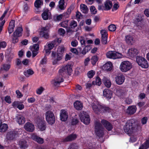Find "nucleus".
Returning <instances> with one entry per match:
<instances>
[{
    "mask_svg": "<svg viewBox=\"0 0 149 149\" xmlns=\"http://www.w3.org/2000/svg\"><path fill=\"white\" fill-rule=\"evenodd\" d=\"M72 72V69L70 65H68L63 66L59 70V75L61 77H57L55 79L54 85L56 86L57 84H60V83L64 81L63 77L66 76V75L68 74L70 75Z\"/></svg>",
    "mask_w": 149,
    "mask_h": 149,
    "instance_id": "obj_1",
    "label": "nucleus"
},
{
    "mask_svg": "<svg viewBox=\"0 0 149 149\" xmlns=\"http://www.w3.org/2000/svg\"><path fill=\"white\" fill-rule=\"evenodd\" d=\"M140 127L137 120L136 119H130L127 120L124 127L125 132L131 134L133 132H136Z\"/></svg>",
    "mask_w": 149,
    "mask_h": 149,
    "instance_id": "obj_2",
    "label": "nucleus"
},
{
    "mask_svg": "<svg viewBox=\"0 0 149 149\" xmlns=\"http://www.w3.org/2000/svg\"><path fill=\"white\" fill-rule=\"evenodd\" d=\"M92 108L94 112L97 114L103 113L106 112H109L111 111L109 107H106L104 105H101L99 108L97 105L95 104H93L92 106Z\"/></svg>",
    "mask_w": 149,
    "mask_h": 149,
    "instance_id": "obj_3",
    "label": "nucleus"
},
{
    "mask_svg": "<svg viewBox=\"0 0 149 149\" xmlns=\"http://www.w3.org/2000/svg\"><path fill=\"white\" fill-rule=\"evenodd\" d=\"M64 50L65 47L63 46H59L58 48L57 53L53 51L52 56L53 57H56L58 60H61L63 58Z\"/></svg>",
    "mask_w": 149,
    "mask_h": 149,
    "instance_id": "obj_4",
    "label": "nucleus"
},
{
    "mask_svg": "<svg viewBox=\"0 0 149 149\" xmlns=\"http://www.w3.org/2000/svg\"><path fill=\"white\" fill-rule=\"evenodd\" d=\"M81 121L84 124L88 125L90 123L91 119L89 115L86 112L82 111L79 115Z\"/></svg>",
    "mask_w": 149,
    "mask_h": 149,
    "instance_id": "obj_5",
    "label": "nucleus"
},
{
    "mask_svg": "<svg viewBox=\"0 0 149 149\" xmlns=\"http://www.w3.org/2000/svg\"><path fill=\"white\" fill-rule=\"evenodd\" d=\"M132 68V64L128 61H124L121 62L120 66V70L123 72H126Z\"/></svg>",
    "mask_w": 149,
    "mask_h": 149,
    "instance_id": "obj_6",
    "label": "nucleus"
},
{
    "mask_svg": "<svg viewBox=\"0 0 149 149\" xmlns=\"http://www.w3.org/2000/svg\"><path fill=\"white\" fill-rule=\"evenodd\" d=\"M45 118L47 123L49 125H53L55 122V118L54 113L50 111H48L45 113Z\"/></svg>",
    "mask_w": 149,
    "mask_h": 149,
    "instance_id": "obj_7",
    "label": "nucleus"
},
{
    "mask_svg": "<svg viewBox=\"0 0 149 149\" xmlns=\"http://www.w3.org/2000/svg\"><path fill=\"white\" fill-rule=\"evenodd\" d=\"M136 61L139 65L143 68H147L148 64L146 60L143 57L140 56L136 57Z\"/></svg>",
    "mask_w": 149,
    "mask_h": 149,
    "instance_id": "obj_8",
    "label": "nucleus"
},
{
    "mask_svg": "<svg viewBox=\"0 0 149 149\" xmlns=\"http://www.w3.org/2000/svg\"><path fill=\"white\" fill-rule=\"evenodd\" d=\"M101 124L99 122H96L95 124V131L96 134L100 137H102L104 134Z\"/></svg>",
    "mask_w": 149,
    "mask_h": 149,
    "instance_id": "obj_9",
    "label": "nucleus"
},
{
    "mask_svg": "<svg viewBox=\"0 0 149 149\" xmlns=\"http://www.w3.org/2000/svg\"><path fill=\"white\" fill-rule=\"evenodd\" d=\"M36 119V122L38 129L41 131L45 130L46 128L45 121L39 117H38Z\"/></svg>",
    "mask_w": 149,
    "mask_h": 149,
    "instance_id": "obj_10",
    "label": "nucleus"
},
{
    "mask_svg": "<svg viewBox=\"0 0 149 149\" xmlns=\"http://www.w3.org/2000/svg\"><path fill=\"white\" fill-rule=\"evenodd\" d=\"M107 58L113 59L121 58L122 55L121 53L115 51H109L106 54Z\"/></svg>",
    "mask_w": 149,
    "mask_h": 149,
    "instance_id": "obj_11",
    "label": "nucleus"
},
{
    "mask_svg": "<svg viewBox=\"0 0 149 149\" xmlns=\"http://www.w3.org/2000/svg\"><path fill=\"white\" fill-rule=\"evenodd\" d=\"M17 134L18 133L17 131H10L7 133L6 135V138L8 140H13L16 137Z\"/></svg>",
    "mask_w": 149,
    "mask_h": 149,
    "instance_id": "obj_12",
    "label": "nucleus"
},
{
    "mask_svg": "<svg viewBox=\"0 0 149 149\" xmlns=\"http://www.w3.org/2000/svg\"><path fill=\"white\" fill-rule=\"evenodd\" d=\"M102 125L109 131L112 130L113 128L112 125L108 121L104 119H102L101 121Z\"/></svg>",
    "mask_w": 149,
    "mask_h": 149,
    "instance_id": "obj_13",
    "label": "nucleus"
},
{
    "mask_svg": "<svg viewBox=\"0 0 149 149\" xmlns=\"http://www.w3.org/2000/svg\"><path fill=\"white\" fill-rule=\"evenodd\" d=\"M60 118L61 120L62 121H66L68 118V114L67 112L64 109L61 110L60 113Z\"/></svg>",
    "mask_w": 149,
    "mask_h": 149,
    "instance_id": "obj_14",
    "label": "nucleus"
},
{
    "mask_svg": "<svg viewBox=\"0 0 149 149\" xmlns=\"http://www.w3.org/2000/svg\"><path fill=\"white\" fill-rule=\"evenodd\" d=\"M116 82L118 85L122 84L124 81L125 77L122 74H119L116 77Z\"/></svg>",
    "mask_w": 149,
    "mask_h": 149,
    "instance_id": "obj_15",
    "label": "nucleus"
},
{
    "mask_svg": "<svg viewBox=\"0 0 149 149\" xmlns=\"http://www.w3.org/2000/svg\"><path fill=\"white\" fill-rule=\"evenodd\" d=\"M24 128L27 131L32 132L34 130V125L30 122L26 123L24 125Z\"/></svg>",
    "mask_w": 149,
    "mask_h": 149,
    "instance_id": "obj_16",
    "label": "nucleus"
},
{
    "mask_svg": "<svg viewBox=\"0 0 149 149\" xmlns=\"http://www.w3.org/2000/svg\"><path fill=\"white\" fill-rule=\"evenodd\" d=\"M31 138L32 139L38 143L40 144H42L44 142V139L35 134L32 135Z\"/></svg>",
    "mask_w": 149,
    "mask_h": 149,
    "instance_id": "obj_17",
    "label": "nucleus"
},
{
    "mask_svg": "<svg viewBox=\"0 0 149 149\" xmlns=\"http://www.w3.org/2000/svg\"><path fill=\"white\" fill-rule=\"evenodd\" d=\"M136 109L137 108L136 106H129L127 109L126 113L129 115H132L136 112Z\"/></svg>",
    "mask_w": 149,
    "mask_h": 149,
    "instance_id": "obj_18",
    "label": "nucleus"
},
{
    "mask_svg": "<svg viewBox=\"0 0 149 149\" xmlns=\"http://www.w3.org/2000/svg\"><path fill=\"white\" fill-rule=\"evenodd\" d=\"M103 95L108 100L110 99L112 97V91L107 89L103 91Z\"/></svg>",
    "mask_w": 149,
    "mask_h": 149,
    "instance_id": "obj_19",
    "label": "nucleus"
},
{
    "mask_svg": "<svg viewBox=\"0 0 149 149\" xmlns=\"http://www.w3.org/2000/svg\"><path fill=\"white\" fill-rule=\"evenodd\" d=\"M128 53L129 56L131 57H136L138 53V51L136 49L132 48L129 49Z\"/></svg>",
    "mask_w": 149,
    "mask_h": 149,
    "instance_id": "obj_20",
    "label": "nucleus"
},
{
    "mask_svg": "<svg viewBox=\"0 0 149 149\" xmlns=\"http://www.w3.org/2000/svg\"><path fill=\"white\" fill-rule=\"evenodd\" d=\"M77 135L75 134H71L65 138L62 139V141L63 142L70 141L74 140L77 138Z\"/></svg>",
    "mask_w": 149,
    "mask_h": 149,
    "instance_id": "obj_21",
    "label": "nucleus"
},
{
    "mask_svg": "<svg viewBox=\"0 0 149 149\" xmlns=\"http://www.w3.org/2000/svg\"><path fill=\"white\" fill-rule=\"evenodd\" d=\"M65 2L63 0H60L58 2L57 8L59 10H64L66 8V6L65 5Z\"/></svg>",
    "mask_w": 149,
    "mask_h": 149,
    "instance_id": "obj_22",
    "label": "nucleus"
},
{
    "mask_svg": "<svg viewBox=\"0 0 149 149\" xmlns=\"http://www.w3.org/2000/svg\"><path fill=\"white\" fill-rule=\"evenodd\" d=\"M23 31V29L22 27H19L13 33V35L15 36H17L20 37L22 36V31Z\"/></svg>",
    "mask_w": 149,
    "mask_h": 149,
    "instance_id": "obj_23",
    "label": "nucleus"
},
{
    "mask_svg": "<svg viewBox=\"0 0 149 149\" xmlns=\"http://www.w3.org/2000/svg\"><path fill=\"white\" fill-rule=\"evenodd\" d=\"M19 145L20 148L25 149L28 146V144L26 141L24 139H21L19 142Z\"/></svg>",
    "mask_w": 149,
    "mask_h": 149,
    "instance_id": "obj_24",
    "label": "nucleus"
},
{
    "mask_svg": "<svg viewBox=\"0 0 149 149\" xmlns=\"http://www.w3.org/2000/svg\"><path fill=\"white\" fill-rule=\"evenodd\" d=\"M112 64L110 62H108L103 65L102 68L105 70L110 71L112 68Z\"/></svg>",
    "mask_w": 149,
    "mask_h": 149,
    "instance_id": "obj_25",
    "label": "nucleus"
},
{
    "mask_svg": "<svg viewBox=\"0 0 149 149\" xmlns=\"http://www.w3.org/2000/svg\"><path fill=\"white\" fill-rule=\"evenodd\" d=\"M104 10H109L111 9L113 4L112 2L109 0H107L104 3Z\"/></svg>",
    "mask_w": 149,
    "mask_h": 149,
    "instance_id": "obj_26",
    "label": "nucleus"
},
{
    "mask_svg": "<svg viewBox=\"0 0 149 149\" xmlns=\"http://www.w3.org/2000/svg\"><path fill=\"white\" fill-rule=\"evenodd\" d=\"M17 121L19 125H22L25 122V118L21 115H18L17 116Z\"/></svg>",
    "mask_w": 149,
    "mask_h": 149,
    "instance_id": "obj_27",
    "label": "nucleus"
},
{
    "mask_svg": "<svg viewBox=\"0 0 149 149\" xmlns=\"http://www.w3.org/2000/svg\"><path fill=\"white\" fill-rule=\"evenodd\" d=\"M74 107L77 110H81L83 108V104L80 101H76L74 104Z\"/></svg>",
    "mask_w": 149,
    "mask_h": 149,
    "instance_id": "obj_28",
    "label": "nucleus"
},
{
    "mask_svg": "<svg viewBox=\"0 0 149 149\" xmlns=\"http://www.w3.org/2000/svg\"><path fill=\"white\" fill-rule=\"evenodd\" d=\"M102 81L104 85L107 88H109L111 85L110 81L106 77H104L102 79Z\"/></svg>",
    "mask_w": 149,
    "mask_h": 149,
    "instance_id": "obj_29",
    "label": "nucleus"
},
{
    "mask_svg": "<svg viewBox=\"0 0 149 149\" xmlns=\"http://www.w3.org/2000/svg\"><path fill=\"white\" fill-rule=\"evenodd\" d=\"M125 41L129 44L132 45L134 42V38L132 36L129 35L125 36Z\"/></svg>",
    "mask_w": 149,
    "mask_h": 149,
    "instance_id": "obj_30",
    "label": "nucleus"
},
{
    "mask_svg": "<svg viewBox=\"0 0 149 149\" xmlns=\"http://www.w3.org/2000/svg\"><path fill=\"white\" fill-rule=\"evenodd\" d=\"M49 10L48 9L45 10L42 13L41 15L42 18L44 20H46L49 18L48 13Z\"/></svg>",
    "mask_w": 149,
    "mask_h": 149,
    "instance_id": "obj_31",
    "label": "nucleus"
},
{
    "mask_svg": "<svg viewBox=\"0 0 149 149\" xmlns=\"http://www.w3.org/2000/svg\"><path fill=\"white\" fill-rule=\"evenodd\" d=\"M80 8L81 11L83 13L87 14L88 13V9L87 6L84 4H81L80 5Z\"/></svg>",
    "mask_w": 149,
    "mask_h": 149,
    "instance_id": "obj_32",
    "label": "nucleus"
},
{
    "mask_svg": "<svg viewBox=\"0 0 149 149\" xmlns=\"http://www.w3.org/2000/svg\"><path fill=\"white\" fill-rule=\"evenodd\" d=\"M149 147V139L139 147V149H147Z\"/></svg>",
    "mask_w": 149,
    "mask_h": 149,
    "instance_id": "obj_33",
    "label": "nucleus"
},
{
    "mask_svg": "<svg viewBox=\"0 0 149 149\" xmlns=\"http://www.w3.org/2000/svg\"><path fill=\"white\" fill-rule=\"evenodd\" d=\"M34 73V72L31 69H29L25 71L24 72V75L27 77L33 75Z\"/></svg>",
    "mask_w": 149,
    "mask_h": 149,
    "instance_id": "obj_34",
    "label": "nucleus"
},
{
    "mask_svg": "<svg viewBox=\"0 0 149 149\" xmlns=\"http://www.w3.org/2000/svg\"><path fill=\"white\" fill-rule=\"evenodd\" d=\"M99 57L97 55H94L92 56L91 61V64L93 66L95 65Z\"/></svg>",
    "mask_w": 149,
    "mask_h": 149,
    "instance_id": "obj_35",
    "label": "nucleus"
},
{
    "mask_svg": "<svg viewBox=\"0 0 149 149\" xmlns=\"http://www.w3.org/2000/svg\"><path fill=\"white\" fill-rule=\"evenodd\" d=\"M43 4L42 0H36L34 3L35 6L37 8H39Z\"/></svg>",
    "mask_w": 149,
    "mask_h": 149,
    "instance_id": "obj_36",
    "label": "nucleus"
},
{
    "mask_svg": "<svg viewBox=\"0 0 149 149\" xmlns=\"http://www.w3.org/2000/svg\"><path fill=\"white\" fill-rule=\"evenodd\" d=\"M8 126L7 124H2L0 127V132H6L7 130Z\"/></svg>",
    "mask_w": 149,
    "mask_h": 149,
    "instance_id": "obj_37",
    "label": "nucleus"
},
{
    "mask_svg": "<svg viewBox=\"0 0 149 149\" xmlns=\"http://www.w3.org/2000/svg\"><path fill=\"white\" fill-rule=\"evenodd\" d=\"M40 34L41 36L45 39H48L49 38V35L48 32H44L43 31H41Z\"/></svg>",
    "mask_w": 149,
    "mask_h": 149,
    "instance_id": "obj_38",
    "label": "nucleus"
},
{
    "mask_svg": "<svg viewBox=\"0 0 149 149\" xmlns=\"http://www.w3.org/2000/svg\"><path fill=\"white\" fill-rule=\"evenodd\" d=\"M79 146L77 143H72L70 145L68 149H78Z\"/></svg>",
    "mask_w": 149,
    "mask_h": 149,
    "instance_id": "obj_39",
    "label": "nucleus"
},
{
    "mask_svg": "<svg viewBox=\"0 0 149 149\" xmlns=\"http://www.w3.org/2000/svg\"><path fill=\"white\" fill-rule=\"evenodd\" d=\"M77 22L74 20H72L71 21L70 24V26L72 29H74L77 26Z\"/></svg>",
    "mask_w": 149,
    "mask_h": 149,
    "instance_id": "obj_40",
    "label": "nucleus"
},
{
    "mask_svg": "<svg viewBox=\"0 0 149 149\" xmlns=\"http://www.w3.org/2000/svg\"><path fill=\"white\" fill-rule=\"evenodd\" d=\"M95 74V71L92 70L88 72L87 73V76L89 78H91L93 77L94 75Z\"/></svg>",
    "mask_w": 149,
    "mask_h": 149,
    "instance_id": "obj_41",
    "label": "nucleus"
},
{
    "mask_svg": "<svg viewBox=\"0 0 149 149\" xmlns=\"http://www.w3.org/2000/svg\"><path fill=\"white\" fill-rule=\"evenodd\" d=\"M114 3H115L114 4L113 8L112 9V11L117 10L119 7V6L118 5V2L116 1L114 2Z\"/></svg>",
    "mask_w": 149,
    "mask_h": 149,
    "instance_id": "obj_42",
    "label": "nucleus"
},
{
    "mask_svg": "<svg viewBox=\"0 0 149 149\" xmlns=\"http://www.w3.org/2000/svg\"><path fill=\"white\" fill-rule=\"evenodd\" d=\"M108 29L111 31H114L116 29V27L114 24H111L108 26Z\"/></svg>",
    "mask_w": 149,
    "mask_h": 149,
    "instance_id": "obj_43",
    "label": "nucleus"
},
{
    "mask_svg": "<svg viewBox=\"0 0 149 149\" xmlns=\"http://www.w3.org/2000/svg\"><path fill=\"white\" fill-rule=\"evenodd\" d=\"M55 40L54 41H52L51 42L49 43L47 45L48 48L50 49H52L54 46V45L55 43Z\"/></svg>",
    "mask_w": 149,
    "mask_h": 149,
    "instance_id": "obj_44",
    "label": "nucleus"
},
{
    "mask_svg": "<svg viewBox=\"0 0 149 149\" xmlns=\"http://www.w3.org/2000/svg\"><path fill=\"white\" fill-rule=\"evenodd\" d=\"M101 83L102 82L101 79L98 76H97L95 79V84L99 86L101 84Z\"/></svg>",
    "mask_w": 149,
    "mask_h": 149,
    "instance_id": "obj_45",
    "label": "nucleus"
},
{
    "mask_svg": "<svg viewBox=\"0 0 149 149\" xmlns=\"http://www.w3.org/2000/svg\"><path fill=\"white\" fill-rule=\"evenodd\" d=\"M44 90L45 89L44 88L40 87L36 90V93L38 94L41 95Z\"/></svg>",
    "mask_w": 149,
    "mask_h": 149,
    "instance_id": "obj_46",
    "label": "nucleus"
},
{
    "mask_svg": "<svg viewBox=\"0 0 149 149\" xmlns=\"http://www.w3.org/2000/svg\"><path fill=\"white\" fill-rule=\"evenodd\" d=\"M47 63V57L46 55H45L43 58L40 62V64L42 65L45 64Z\"/></svg>",
    "mask_w": 149,
    "mask_h": 149,
    "instance_id": "obj_47",
    "label": "nucleus"
},
{
    "mask_svg": "<svg viewBox=\"0 0 149 149\" xmlns=\"http://www.w3.org/2000/svg\"><path fill=\"white\" fill-rule=\"evenodd\" d=\"M108 36L102 37V43L103 44H106L107 43Z\"/></svg>",
    "mask_w": 149,
    "mask_h": 149,
    "instance_id": "obj_48",
    "label": "nucleus"
},
{
    "mask_svg": "<svg viewBox=\"0 0 149 149\" xmlns=\"http://www.w3.org/2000/svg\"><path fill=\"white\" fill-rule=\"evenodd\" d=\"M4 70L7 71L9 70L10 68V65L9 64H5L3 65Z\"/></svg>",
    "mask_w": 149,
    "mask_h": 149,
    "instance_id": "obj_49",
    "label": "nucleus"
},
{
    "mask_svg": "<svg viewBox=\"0 0 149 149\" xmlns=\"http://www.w3.org/2000/svg\"><path fill=\"white\" fill-rule=\"evenodd\" d=\"M79 122L78 119L77 118H73L72 120L71 124L72 125H76Z\"/></svg>",
    "mask_w": 149,
    "mask_h": 149,
    "instance_id": "obj_50",
    "label": "nucleus"
},
{
    "mask_svg": "<svg viewBox=\"0 0 149 149\" xmlns=\"http://www.w3.org/2000/svg\"><path fill=\"white\" fill-rule=\"evenodd\" d=\"M13 37L12 38V41L13 43L15 44L18 42L19 39L18 38L19 37L17 36H15L13 35Z\"/></svg>",
    "mask_w": 149,
    "mask_h": 149,
    "instance_id": "obj_51",
    "label": "nucleus"
},
{
    "mask_svg": "<svg viewBox=\"0 0 149 149\" xmlns=\"http://www.w3.org/2000/svg\"><path fill=\"white\" fill-rule=\"evenodd\" d=\"M90 10L93 14H95L97 13V11L94 6H91L90 8Z\"/></svg>",
    "mask_w": 149,
    "mask_h": 149,
    "instance_id": "obj_52",
    "label": "nucleus"
},
{
    "mask_svg": "<svg viewBox=\"0 0 149 149\" xmlns=\"http://www.w3.org/2000/svg\"><path fill=\"white\" fill-rule=\"evenodd\" d=\"M148 119L147 117L145 116L143 117L141 120V122L143 125L146 124L147 121Z\"/></svg>",
    "mask_w": 149,
    "mask_h": 149,
    "instance_id": "obj_53",
    "label": "nucleus"
},
{
    "mask_svg": "<svg viewBox=\"0 0 149 149\" xmlns=\"http://www.w3.org/2000/svg\"><path fill=\"white\" fill-rule=\"evenodd\" d=\"M7 45V43L5 41H2L0 42V48H5Z\"/></svg>",
    "mask_w": 149,
    "mask_h": 149,
    "instance_id": "obj_54",
    "label": "nucleus"
},
{
    "mask_svg": "<svg viewBox=\"0 0 149 149\" xmlns=\"http://www.w3.org/2000/svg\"><path fill=\"white\" fill-rule=\"evenodd\" d=\"M68 20H66L65 21H64L62 22L61 23V26L64 28H66L68 26Z\"/></svg>",
    "mask_w": 149,
    "mask_h": 149,
    "instance_id": "obj_55",
    "label": "nucleus"
},
{
    "mask_svg": "<svg viewBox=\"0 0 149 149\" xmlns=\"http://www.w3.org/2000/svg\"><path fill=\"white\" fill-rule=\"evenodd\" d=\"M74 7L72 5L70 6L69 8L67 9L66 12V14L70 15L71 13V12L72 10H73Z\"/></svg>",
    "mask_w": 149,
    "mask_h": 149,
    "instance_id": "obj_56",
    "label": "nucleus"
},
{
    "mask_svg": "<svg viewBox=\"0 0 149 149\" xmlns=\"http://www.w3.org/2000/svg\"><path fill=\"white\" fill-rule=\"evenodd\" d=\"M5 100L6 102L9 104L11 103V99L9 96L7 95L5 97Z\"/></svg>",
    "mask_w": 149,
    "mask_h": 149,
    "instance_id": "obj_57",
    "label": "nucleus"
},
{
    "mask_svg": "<svg viewBox=\"0 0 149 149\" xmlns=\"http://www.w3.org/2000/svg\"><path fill=\"white\" fill-rule=\"evenodd\" d=\"M20 103V102L18 101H15L13 102L12 104V106L15 108H17V106Z\"/></svg>",
    "mask_w": 149,
    "mask_h": 149,
    "instance_id": "obj_58",
    "label": "nucleus"
},
{
    "mask_svg": "<svg viewBox=\"0 0 149 149\" xmlns=\"http://www.w3.org/2000/svg\"><path fill=\"white\" fill-rule=\"evenodd\" d=\"M14 27V26H9L8 32L10 34L12 33L13 31Z\"/></svg>",
    "mask_w": 149,
    "mask_h": 149,
    "instance_id": "obj_59",
    "label": "nucleus"
},
{
    "mask_svg": "<svg viewBox=\"0 0 149 149\" xmlns=\"http://www.w3.org/2000/svg\"><path fill=\"white\" fill-rule=\"evenodd\" d=\"M90 59L89 57H87L86 58L84 61L85 66H86L88 65V63L90 61Z\"/></svg>",
    "mask_w": 149,
    "mask_h": 149,
    "instance_id": "obj_60",
    "label": "nucleus"
},
{
    "mask_svg": "<svg viewBox=\"0 0 149 149\" xmlns=\"http://www.w3.org/2000/svg\"><path fill=\"white\" fill-rule=\"evenodd\" d=\"M70 51L76 55H77L78 54V51L76 48H71L70 50Z\"/></svg>",
    "mask_w": 149,
    "mask_h": 149,
    "instance_id": "obj_61",
    "label": "nucleus"
},
{
    "mask_svg": "<svg viewBox=\"0 0 149 149\" xmlns=\"http://www.w3.org/2000/svg\"><path fill=\"white\" fill-rule=\"evenodd\" d=\"M59 33L61 35H63L65 33V30L62 28H60L58 30Z\"/></svg>",
    "mask_w": 149,
    "mask_h": 149,
    "instance_id": "obj_62",
    "label": "nucleus"
},
{
    "mask_svg": "<svg viewBox=\"0 0 149 149\" xmlns=\"http://www.w3.org/2000/svg\"><path fill=\"white\" fill-rule=\"evenodd\" d=\"M101 33L102 34V37L108 36L107 32L105 30H102Z\"/></svg>",
    "mask_w": 149,
    "mask_h": 149,
    "instance_id": "obj_63",
    "label": "nucleus"
},
{
    "mask_svg": "<svg viewBox=\"0 0 149 149\" xmlns=\"http://www.w3.org/2000/svg\"><path fill=\"white\" fill-rule=\"evenodd\" d=\"M125 102L128 104H130L132 102V100L129 98H127L125 100Z\"/></svg>",
    "mask_w": 149,
    "mask_h": 149,
    "instance_id": "obj_64",
    "label": "nucleus"
}]
</instances>
